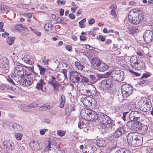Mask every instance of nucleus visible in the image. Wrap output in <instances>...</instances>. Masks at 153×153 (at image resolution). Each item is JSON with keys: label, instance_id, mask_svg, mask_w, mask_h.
Masks as SVG:
<instances>
[{"label": "nucleus", "instance_id": "1", "mask_svg": "<svg viewBox=\"0 0 153 153\" xmlns=\"http://www.w3.org/2000/svg\"><path fill=\"white\" fill-rule=\"evenodd\" d=\"M81 114L84 117L85 119L89 120L96 121V122L97 121L99 116L95 111L88 109L82 110Z\"/></svg>", "mask_w": 153, "mask_h": 153}, {"label": "nucleus", "instance_id": "2", "mask_svg": "<svg viewBox=\"0 0 153 153\" xmlns=\"http://www.w3.org/2000/svg\"><path fill=\"white\" fill-rule=\"evenodd\" d=\"M70 79L74 82H87L88 79L86 77L82 76L81 74L76 71H71L70 73Z\"/></svg>", "mask_w": 153, "mask_h": 153}, {"label": "nucleus", "instance_id": "3", "mask_svg": "<svg viewBox=\"0 0 153 153\" xmlns=\"http://www.w3.org/2000/svg\"><path fill=\"white\" fill-rule=\"evenodd\" d=\"M138 105L140 107V110L145 112L149 111L152 106L151 102L148 98H143L139 100Z\"/></svg>", "mask_w": 153, "mask_h": 153}, {"label": "nucleus", "instance_id": "4", "mask_svg": "<svg viewBox=\"0 0 153 153\" xmlns=\"http://www.w3.org/2000/svg\"><path fill=\"white\" fill-rule=\"evenodd\" d=\"M128 21L133 24H138L143 20L142 16L137 15L136 13H132L131 12L128 15Z\"/></svg>", "mask_w": 153, "mask_h": 153}, {"label": "nucleus", "instance_id": "5", "mask_svg": "<svg viewBox=\"0 0 153 153\" xmlns=\"http://www.w3.org/2000/svg\"><path fill=\"white\" fill-rule=\"evenodd\" d=\"M97 92L95 86L92 85H89L87 87L83 88L81 90V94L84 95H95Z\"/></svg>", "mask_w": 153, "mask_h": 153}, {"label": "nucleus", "instance_id": "6", "mask_svg": "<svg viewBox=\"0 0 153 153\" xmlns=\"http://www.w3.org/2000/svg\"><path fill=\"white\" fill-rule=\"evenodd\" d=\"M114 122L113 121L111 120L110 119L106 124L103 126L102 127H99V128L102 132L108 133L114 130Z\"/></svg>", "mask_w": 153, "mask_h": 153}, {"label": "nucleus", "instance_id": "7", "mask_svg": "<svg viewBox=\"0 0 153 153\" xmlns=\"http://www.w3.org/2000/svg\"><path fill=\"white\" fill-rule=\"evenodd\" d=\"M18 80L20 84L24 86H28L30 85L33 81V78L31 76H26L18 79Z\"/></svg>", "mask_w": 153, "mask_h": 153}, {"label": "nucleus", "instance_id": "8", "mask_svg": "<svg viewBox=\"0 0 153 153\" xmlns=\"http://www.w3.org/2000/svg\"><path fill=\"white\" fill-rule=\"evenodd\" d=\"M110 120L109 117L102 114H100L98 117L96 124L99 127H102L103 126L106 124Z\"/></svg>", "mask_w": 153, "mask_h": 153}, {"label": "nucleus", "instance_id": "9", "mask_svg": "<svg viewBox=\"0 0 153 153\" xmlns=\"http://www.w3.org/2000/svg\"><path fill=\"white\" fill-rule=\"evenodd\" d=\"M121 90L123 96L124 97H128L133 91L132 88L129 85L124 84L121 86Z\"/></svg>", "mask_w": 153, "mask_h": 153}, {"label": "nucleus", "instance_id": "10", "mask_svg": "<svg viewBox=\"0 0 153 153\" xmlns=\"http://www.w3.org/2000/svg\"><path fill=\"white\" fill-rule=\"evenodd\" d=\"M123 72L122 71L114 70L112 71V78L114 80L120 82L123 79Z\"/></svg>", "mask_w": 153, "mask_h": 153}, {"label": "nucleus", "instance_id": "11", "mask_svg": "<svg viewBox=\"0 0 153 153\" xmlns=\"http://www.w3.org/2000/svg\"><path fill=\"white\" fill-rule=\"evenodd\" d=\"M24 69L21 64L16 65L14 69L15 76L17 77L18 79L24 76Z\"/></svg>", "mask_w": 153, "mask_h": 153}, {"label": "nucleus", "instance_id": "12", "mask_svg": "<svg viewBox=\"0 0 153 153\" xmlns=\"http://www.w3.org/2000/svg\"><path fill=\"white\" fill-rule=\"evenodd\" d=\"M46 80L49 85L53 87L54 90L57 89L60 86V84L56 80V78L51 75L46 77Z\"/></svg>", "mask_w": 153, "mask_h": 153}, {"label": "nucleus", "instance_id": "13", "mask_svg": "<svg viewBox=\"0 0 153 153\" xmlns=\"http://www.w3.org/2000/svg\"><path fill=\"white\" fill-rule=\"evenodd\" d=\"M113 86V84L111 80L108 79L102 80L100 83L101 89L106 90L109 89Z\"/></svg>", "mask_w": 153, "mask_h": 153}, {"label": "nucleus", "instance_id": "14", "mask_svg": "<svg viewBox=\"0 0 153 153\" xmlns=\"http://www.w3.org/2000/svg\"><path fill=\"white\" fill-rule=\"evenodd\" d=\"M144 40L147 43L151 42L153 40V31L146 30L143 35Z\"/></svg>", "mask_w": 153, "mask_h": 153}, {"label": "nucleus", "instance_id": "15", "mask_svg": "<svg viewBox=\"0 0 153 153\" xmlns=\"http://www.w3.org/2000/svg\"><path fill=\"white\" fill-rule=\"evenodd\" d=\"M14 31H17L20 32H23L24 35L27 34L29 33L28 29L26 28V26L22 25L17 24L14 27Z\"/></svg>", "mask_w": 153, "mask_h": 153}, {"label": "nucleus", "instance_id": "16", "mask_svg": "<svg viewBox=\"0 0 153 153\" xmlns=\"http://www.w3.org/2000/svg\"><path fill=\"white\" fill-rule=\"evenodd\" d=\"M123 115V118L124 121L126 120V117H129V119L132 121H136L135 111H132L130 113L128 112H124Z\"/></svg>", "mask_w": 153, "mask_h": 153}, {"label": "nucleus", "instance_id": "17", "mask_svg": "<svg viewBox=\"0 0 153 153\" xmlns=\"http://www.w3.org/2000/svg\"><path fill=\"white\" fill-rule=\"evenodd\" d=\"M143 143L142 137L138 136L135 137L131 144L133 147H137L140 146Z\"/></svg>", "mask_w": 153, "mask_h": 153}, {"label": "nucleus", "instance_id": "18", "mask_svg": "<svg viewBox=\"0 0 153 153\" xmlns=\"http://www.w3.org/2000/svg\"><path fill=\"white\" fill-rule=\"evenodd\" d=\"M9 65L4 61H1L0 62V71L2 73H6L9 71Z\"/></svg>", "mask_w": 153, "mask_h": 153}, {"label": "nucleus", "instance_id": "19", "mask_svg": "<svg viewBox=\"0 0 153 153\" xmlns=\"http://www.w3.org/2000/svg\"><path fill=\"white\" fill-rule=\"evenodd\" d=\"M91 60V63L94 68L95 69L98 70L101 64V61L97 57H94Z\"/></svg>", "mask_w": 153, "mask_h": 153}, {"label": "nucleus", "instance_id": "20", "mask_svg": "<svg viewBox=\"0 0 153 153\" xmlns=\"http://www.w3.org/2000/svg\"><path fill=\"white\" fill-rule=\"evenodd\" d=\"M95 100L92 97L88 96L85 97L83 100L82 103L85 105L90 106L92 105V102Z\"/></svg>", "mask_w": 153, "mask_h": 153}, {"label": "nucleus", "instance_id": "21", "mask_svg": "<svg viewBox=\"0 0 153 153\" xmlns=\"http://www.w3.org/2000/svg\"><path fill=\"white\" fill-rule=\"evenodd\" d=\"M22 60L25 63L32 65L34 61L32 57L30 55L26 54L22 58Z\"/></svg>", "mask_w": 153, "mask_h": 153}, {"label": "nucleus", "instance_id": "22", "mask_svg": "<svg viewBox=\"0 0 153 153\" xmlns=\"http://www.w3.org/2000/svg\"><path fill=\"white\" fill-rule=\"evenodd\" d=\"M45 85V82L43 79H40L37 84L36 88L38 90H41L42 91L45 92L43 88Z\"/></svg>", "mask_w": 153, "mask_h": 153}, {"label": "nucleus", "instance_id": "23", "mask_svg": "<svg viewBox=\"0 0 153 153\" xmlns=\"http://www.w3.org/2000/svg\"><path fill=\"white\" fill-rule=\"evenodd\" d=\"M133 68L139 70H144L145 69V66L143 62L139 61Z\"/></svg>", "mask_w": 153, "mask_h": 153}, {"label": "nucleus", "instance_id": "24", "mask_svg": "<svg viewBox=\"0 0 153 153\" xmlns=\"http://www.w3.org/2000/svg\"><path fill=\"white\" fill-rule=\"evenodd\" d=\"M139 31L138 27L137 26L131 27H128L127 29V31L129 34H134L137 33Z\"/></svg>", "mask_w": 153, "mask_h": 153}, {"label": "nucleus", "instance_id": "25", "mask_svg": "<svg viewBox=\"0 0 153 153\" xmlns=\"http://www.w3.org/2000/svg\"><path fill=\"white\" fill-rule=\"evenodd\" d=\"M124 131V128L122 127L118 128L114 134V137L117 138L119 137L120 136L123 134Z\"/></svg>", "mask_w": 153, "mask_h": 153}, {"label": "nucleus", "instance_id": "26", "mask_svg": "<svg viewBox=\"0 0 153 153\" xmlns=\"http://www.w3.org/2000/svg\"><path fill=\"white\" fill-rule=\"evenodd\" d=\"M74 110H75L74 106L73 104H72L66 108L65 110L66 114L68 115H69L71 112Z\"/></svg>", "mask_w": 153, "mask_h": 153}, {"label": "nucleus", "instance_id": "27", "mask_svg": "<svg viewBox=\"0 0 153 153\" xmlns=\"http://www.w3.org/2000/svg\"><path fill=\"white\" fill-rule=\"evenodd\" d=\"M138 59L137 57L136 56H134L131 58L130 61L131 65L132 67L134 66L135 64L139 61V60Z\"/></svg>", "mask_w": 153, "mask_h": 153}, {"label": "nucleus", "instance_id": "28", "mask_svg": "<svg viewBox=\"0 0 153 153\" xmlns=\"http://www.w3.org/2000/svg\"><path fill=\"white\" fill-rule=\"evenodd\" d=\"M109 66L106 63H103L101 64L98 70L100 71H104L107 70Z\"/></svg>", "mask_w": 153, "mask_h": 153}, {"label": "nucleus", "instance_id": "29", "mask_svg": "<svg viewBox=\"0 0 153 153\" xmlns=\"http://www.w3.org/2000/svg\"><path fill=\"white\" fill-rule=\"evenodd\" d=\"M136 137L135 135H133V133H130L128 134L127 137V141L128 143H130L131 144L133 140H134V137Z\"/></svg>", "mask_w": 153, "mask_h": 153}, {"label": "nucleus", "instance_id": "30", "mask_svg": "<svg viewBox=\"0 0 153 153\" xmlns=\"http://www.w3.org/2000/svg\"><path fill=\"white\" fill-rule=\"evenodd\" d=\"M26 68L27 69V70L26 71H28L29 72H27V74L25 73V74H27V76H31L30 75L32 74V73L35 74V75L37 74V73H34L33 72L34 70L33 67L31 66L30 67H27Z\"/></svg>", "mask_w": 153, "mask_h": 153}, {"label": "nucleus", "instance_id": "31", "mask_svg": "<svg viewBox=\"0 0 153 153\" xmlns=\"http://www.w3.org/2000/svg\"><path fill=\"white\" fill-rule=\"evenodd\" d=\"M106 142L102 139H99L97 142L98 146L100 147H104L105 146Z\"/></svg>", "mask_w": 153, "mask_h": 153}, {"label": "nucleus", "instance_id": "32", "mask_svg": "<svg viewBox=\"0 0 153 153\" xmlns=\"http://www.w3.org/2000/svg\"><path fill=\"white\" fill-rule=\"evenodd\" d=\"M75 65L78 69L80 70H82L84 67L83 65L78 62H75Z\"/></svg>", "mask_w": 153, "mask_h": 153}, {"label": "nucleus", "instance_id": "33", "mask_svg": "<svg viewBox=\"0 0 153 153\" xmlns=\"http://www.w3.org/2000/svg\"><path fill=\"white\" fill-rule=\"evenodd\" d=\"M37 66L39 70L40 71V75H43L45 73L46 69L45 68L39 65H38Z\"/></svg>", "mask_w": 153, "mask_h": 153}, {"label": "nucleus", "instance_id": "34", "mask_svg": "<svg viewBox=\"0 0 153 153\" xmlns=\"http://www.w3.org/2000/svg\"><path fill=\"white\" fill-rule=\"evenodd\" d=\"M115 153H130V152L126 149H120L116 151Z\"/></svg>", "mask_w": 153, "mask_h": 153}, {"label": "nucleus", "instance_id": "35", "mask_svg": "<svg viewBox=\"0 0 153 153\" xmlns=\"http://www.w3.org/2000/svg\"><path fill=\"white\" fill-rule=\"evenodd\" d=\"M15 38L13 37H8L7 39V42L8 44L12 45L14 42Z\"/></svg>", "mask_w": 153, "mask_h": 153}, {"label": "nucleus", "instance_id": "36", "mask_svg": "<svg viewBox=\"0 0 153 153\" xmlns=\"http://www.w3.org/2000/svg\"><path fill=\"white\" fill-rule=\"evenodd\" d=\"M116 8V6L114 5H111L109 7V8L111 10V15L114 16H115V10Z\"/></svg>", "mask_w": 153, "mask_h": 153}, {"label": "nucleus", "instance_id": "37", "mask_svg": "<svg viewBox=\"0 0 153 153\" xmlns=\"http://www.w3.org/2000/svg\"><path fill=\"white\" fill-rule=\"evenodd\" d=\"M5 125L8 126L9 128L11 129L14 126H16V124L13 123L8 122L5 123L4 124V126Z\"/></svg>", "mask_w": 153, "mask_h": 153}, {"label": "nucleus", "instance_id": "38", "mask_svg": "<svg viewBox=\"0 0 153 153\" xmlns=\"http://www.w3.org/2000/svg\"><path fill=\"white\" fill-rule=\"evenodd\" d=\"M52 27L51 24H47L45 25L44 28L46 30L50 31L52 30Z\"/></svg>", "mask_w": 153, "mask_h": 153}, {"label": "nucleus", "instance_id": "39", "mask_svg": "<svg viewBox=\"0 0 153 153\" xmlns=\"http://www.w3.org/2000/svg\"><path fill=\"white\" fill-rule=\"evenodd\" d=\"M131 126H129V128L132 130L136 129L137 128V125L136 122H133L131 123Z\"/></svg>", "mask_w": 153, "mask_h": 153}, {"label": "nucleus", "instance_id": "40", "mask_svg": "<svg viewBox=\"0 0 153 153\" xmlns=\"http://www.w3.org/2000/svg\"><path fill=\"white\" fill-rule=\"evenodd\" d=\"M135 115L136 117V121L138 120H140V117L143 115L142 113L137 111H135Z\"/></svg>", "mask_w": 153, "mask_h": 153}, {"label": "nucleus", "instance_id": "41", "mask_svg": "<svg viewBox=\"0 0 153 153\" xmlns=\"http://www.w3.org/2000/svg\"><path fill=\"white\" fill-rule=\"evenodd\" d=\"M85 21L86 19L84 18L79 22V24L81 28H84L85 27V25H84V23L85 22Z\"/></svg>", "mask_w": 153, "mask_h": 153}, {"label": "nucleus", "instance_id": "42", "mask_svg": "<svg viewBox=\"0 0 153 153\" xmlns=\"http://www.w3.org/2000/svg\"><path fill=\"white\" fill-rule=\"evenodd\" d=\"M38 105L37 103L36 102H33L30 105L27 106L28 108H30L36 107Z\"/></svg>", "mask_w": 153, "mask_h": 153}, {"label": "nucleus", "instance_id": "43", "mask_svg": "<svg viewBox=\"0 0 153 153\" xmlns=\"http://www.w3.org/2000/svg\"><path fill=\"white\" fill-rule=\"evenodd\" d=\"M65 133L66 132L65 131H63L61 130L57 131V135L58 136H60L61 137H62L64 136Z\"/></svg>", "mask_w": 153, "mask_h": 153}, {"label": "nucleus", "instance_id": "44", "mask_svg": "<svg viewBox=\"0 0 153 153\" xmlns=\"http://www.w3.org/2000/svg\"><path fill=\"white\" fill-rule=\"evenodd\" d=\"M15 136L17 140H21L22 137V134L20 133H15Z\"/></svg>", "mask_w": 153, "mask_h": 153}, {"label": "nucleus", "instance_id": "45", "mask_svg": "<svg viewBox=\"0 0 153 153\" xmlns=\"http://www.w3.org/2000/svg\"><path fill=\"white\" fill-rule=\"evenodd\" d=\"M93 148L92 147H89L88 148L87 150L85 151L86 152H87V153H93L94 151L93 149Z\"/></svg>", "mask_w": 153, "mask_h": 153}, {"label": "nucleus", "instance_id": "46", "mask_svg": "<svg viewBox=\"0 0 153 153\" xmlns=\"http://www.w3.org/2000/svg\"><path fill=\"white\" fill-rule=\"evenodd\" d=\"M151 74L149 72H147L146 73L143 74L142 76V78H146L150 76Z\"/></svg>", "mask_w": 153, "mask_h": 153}, {"label": "nucleus", "instance_id": "47", "mask_svg": "<svg viewBox=\"0 0 153 153\" xmlns=\"http://www.w3.org/2000/svg\"><path fill=\"white\" fill-rule=\"evenodd\" d=\"M53 107L52 105H50L48 104H45L43 105V108H45L47 109H50Z\"/></svg>", "mask_w": 153, "mask_h": 153}, {"label": "nucleus", "instance_id": "48", "mask_svg": "<svg viewBox=\"0 0 153 153\" xmlns=\"http://www.w3.org/2000/svg\"><path fill=\"white\" fill-rule=\"evenodd\" d=\"M48 131L47 129H42L40 131V133L41 135H43L45 134V132Z\"/></svg>", "mask_w": 153, "mask_h": 153}, {"label": "nucleus", "instance_id": "49", "mask_svg": "<svg viewBox=\"0 0 153 153\" xmlns=\"http://www.w3.org/2000/svg\"><path fill=\"white\" fill-rule=\"evenodd\" d=\"M99 39L97 38V39H100V40L102 42H104L105 40V38L103 37L102 35H100L98 37Z\"/></svg>", "mask_w": 153, "mask_h": 153}, {"label": "nucleus", "instance_id": "50", "mask_svg": "<svg viewBox=\"0 0 153 153\" xmlns=\"http://www.w3.org/2000/svg\"><path fill=\"white\" fill-rule=\"evenodd\" d=\"M84 123L83 121L80 122L78 123V127L80 128H83V126H84Z\"/></svg>", "mask_w": 153, "mask_h": 153}, {"label": "nucleus", "instance_id": "51", "mask_svg": "<svg viewBox=\"0 0 153 153\" xmlns=\"http://www.w3.org/2000/svg\"><path fill=\"white\" fill-rule=\"evenodd\" d=\"M147 81L146 80H143L139 82V84L140 85H146V84L147 83Z\"/></svg>", "mask_w": 153, "mask_h": 153}, {"label": "nucleus", "instance_id": "52", "mask_svg": "<svg viewBox=\"0 0 153 153\" xmlns=\"http://www.w3.org/2000/svg\"><path fill=\"white\" fill-rule=\"evenodd\" d=\"M49 59H47V60H44V59L42 60V62L44 63V65L46 66H47L48 65V61H50Z\"/></svg>", "mask_w": 153, "mask_h": 153}, {"label": "nucleus", "instance_id": "53", "mask_svg": "<svg viewBox=\"0 0 153 153\" xmlns=\"http://www.w3.org/2000/svg\"><path fill=\"white\" fill-rule=\"evenodd\" d=\"M78 7L76 6H75L74 7H72L71 8V9L72 11V12L74 13L76 10L77 9Z\"/></svg>", "mask_w": 153, "mask_h": 153}, {"label": "nucleus", "instance_id": "54", "mask_svg": "<svg viewBox=\"0 0 153 153\" xmlns=\"http://www.w3.org/2000/svg\"><path fill=\"white\" fill-rule=\"evenodd\" d=\"M65 97L62 95L60 97V102H65Z\"/></svg>", "mask_w": 153, "mask_h": 153}, {"label": "nucleus", "instance_id": "55", "mask_svg": "<svg viewBox=\"0 0 153 153\" xmlns=\"http://www.w3.org/2000/svg\"><path fill=\"white\" fill-rule=\"evenodd\" d=\"M94 20L92 18L89 20L88 21V23L90 25H92L94 23Z\"/></svg>", "mask_w": 153, "mask_h": 153}, {"label": "nucleus", "instance_id": "56", "mask_svg": "<svg viewBox=\"0 0 153 153\" xmlns=\"http://www.w3.org/2000/svg\"><path fill=\"white\" fill-rule=\"evenodd\" d=\"M66 49L67 50L69 51H71L72 50V48L69 45H67L66 46Z\"/></svg>", "mask_w": 153, "mask_h": 153}, {"label": "nucleus", "instance_id": "57", "mask_svg": "<svg viewBox=\"0 0 153 153\" xmlns=\"http://www.w3.org/2000/svg\"><path fill=\"white\" fill-rule=\"evenodd\" d=\"M148 153H153V148H148Z\"/></svg>", "mask_w": 153, "mask_h": 153}, {"label": "nucleus", "instance_id": "58", "mask_svg": "<svg viewBox=\"0 0 153 153\" xmlns=\"http://www.w3.org/2000/svg\"><path fill=\"white\" fill-rule=\"evenodd\" d=\"M9 34L6 32H5V33H3L2 34V36L3 37H4V38H6V37H8V36H9Z\"/></svg>", "mask_w": 153, "mask_h": 153}, {"label": "nucleus", "instance_id": "59", "mask_svg": "<svg viewBox=\"0 0 153 153\" xmlns=\"http://www.w3.org/2000/svg\"><path fill=\"white\" fill-rule=\"evenodd\" d=\"M79 38L81 41H85L86 40V37L84 36H80Z\"/></svg>", "mask_w": 153, "mask_h": 153}, {"label": "nucleus", "instance_id": "60", "mask_svg": "<svg viewBox=\"0 0 153 153\" xmlns=\"http://www.w3.org/2000/svg\"><path fill=\"white\" fill-rule=\"evenodd\" d=\"M64 10L62 9H60L59 10V14L60 16H62L64 14Z\"/></svg>", "mask_w": 153, "mask_h": 153}, {"label": "nucleus", "instance_id": "61", "mask_svg": "<svg viewBox=\"0 0 153 153\" xmlns=\"http://www.w3.org/2000/svg\"><path fill=\"white\" fill-rule=\"evenodd\" d=\"M105 42L107 44H109L112 43V40L110 39H108L106 40Z\"/></svg>", "mask_w": 153, "mask_h": 153}, {"label": "nucleus", "instance_id": "62", "mask_svg": "<svg viewBox=\"0 0 153 153\" xmlns=\"http://www.w3.org/2000/svg\"><path fill=\"white\" fill-rule=\"evenodd\" d=\"M69 17L72 19H73L75 18V16L73 14H70L69 15Z\"/></svg>", "mask_w": 153, "mask_h": 153}, {"label": "nucleus", "instance_id": "63", "mask_svg": "<svg viewBox=\"0 0 153 153\" xmlns=\"http://www.w3.org/2000/svg\"><path fill=\"white\" fill-rule=\"evenodd\" d=\"M57 2L58 4H64L65 3V2L63 1H61L60 0H58Z\"/></svg>", "mask_w": 153, "mask_h": 153}, {"label": "nucleus", "instance_id": "64", "mask_svg": "<svg viewBox=\"0 0 153 153\" xmlns=\"http://www.w3.org/2000/svg\"><path fill=\"white\" fill-rule=\"evenodd\" d=\"M34 33L36 35L39 36H40L41 35V33L39 32H38L37 30L35 31Z\"/></svg>", "mask_w": 153, "mask_h": 153}]
</instances>
